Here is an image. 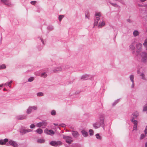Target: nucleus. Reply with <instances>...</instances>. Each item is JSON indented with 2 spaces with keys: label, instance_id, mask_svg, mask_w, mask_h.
I'll use <instances>...</instances> for the list:
<instances>
[{
  "label": "nucleus",
  "instance_id": "052dcab7",
  "mask_svg": "<svg viewBox=\"0 0 147 147\" xmlns=\"http://www.w3.org/2000/svg\"><path fill=\"white\" fill-rule=\"evenodd\" d=\"M85 17L86 18H87L88 19H89V17L87 15H85Z\"/></svg>",
  "mask_w": 147,
  "mask_h": 147
},
{
  "label": "nucleus",
  "instance_id": "7c9ffc66",
  "mask_svg": "<svg viewBox=\"0 0 147 147\" xmlns=\"http://www.w3.org/2000/svg\"><path fill=\"white\" fill-rule=\"evenodd\" d=\"M95 136H96V138L97 139H98V140H101V137L98 134H96Z\"/></svg>",
  "mask_w": 147,
  "mask_h": 147
},
{
  "label": "nucleus",
  "instance_id": "b1692460",
  "mask_svg": "<svg viewBox=\"0 0 147 147\" xmlns=\"http://www.w3.org/2000/svg\"><path fill=\"white\" fill-rule=\"evenodd\" d=\"M6 68V66L5 64H3L0 65V70L4 69Z\"/></svg>",
  "mask_w": 147,
  "mask_h": 147
},
{
  "label": "nucleus",
  "instance_id": "58836bf2",
  "mask_svg": "<svg viewBox=\"0 0 147 147\" xmlns=\"http://www.w3.org/2000/svg\"><path fill=\"white\" fill-rule=\"evenodd\" d=\"M31 107L32 109V111L34 110H36L37 109V106H33Z\"/></svg>",
  "mask_w": 147,
  "mask_h": 147
},
{
  "label": "nucleus",
  "instance_id": "e433bc0d",
  "mask_svg": "<svg viewBox=\"0 0 147 147\" xmlns=\"http://www.w3.org/2000/svg\"><path fill=\"white\" fill-rule=\"evenodd\" d=\"M89 134L90 136H92L94 134V131L92 129H90L89 130Z\"/></svg>",
  "mask_w": 147,
  "mask_h": 147
},
{
  "label": "nucleus",
  "instance_id": "37998d69",
  "mask_svg": "<svg viewBox=\"0 0 147 147\" xmlns=\"http://www.w3.org/2000/svg\"><path fill=\"white\" fill-rule=\"evenodd\" d=\"M143 111H147V106H145L143 107Z\"/></svg>",
  "mask_w": 147,
  "mask_h": 147
},
{
  "label": "nucleus",
  "instance_id": "4be33fe9",
  "mask_svg": "<svg viewBox=\"0 0 147 147\" xmlns=\"http://www.w3.org/2000/svg\"><path fill=\"white\" fill-rule=\"evenodd\" d=\"M32 111L31 106H29L28 108L27 109L26 112L28 114H30Z\"/></svg>",
  "mask_w": 147,
  "mask_h": 147
},
{
  "label": "nucleus",
  "instance_id": "a211bd4d",
  "mask_svg": "<svg viewBox=\"0 0 147 147\" xmlns=\"http://www.w3.org/2000/svg\"><path fill=\"white\" fill-rule=\"evenodd\" d=\"M81 132L83 136L84 137H86L88 135V132L84 130L81 131Z\"/></svg>",
  "mask_w": 147,
  "mask_h": 147
},
{
  "label": "nucleus",
  "instance_id": "0eeeda50",
  "mask_svg": "<svg viewBox=\"0 0 147 147\" xmlns=\"http://www.w3.org/2000/svg\"><path fill=\"white\" fill-rule=\"evenodd\" d=\"M92 77V76L88 74H85L82 75L81 78V79L83 80H87L90 79Z\"/></svg>",
  "mask_w": 147,
  "mask_h": 147
},
{
  "label": "nucleus",
  "instance_id": "09e8293b",
  "mask_svg": "<svg viewBox=\"0 0 147 147\" xmlns=\"http://www.w3.org/2000/svg\"><path fill=\"white\" fill-rule=\"evenodd\" d=\"M0 144L2 145L5 144V143L3 140H0Z\"/></svg>",
  "mask_w": 147,
  "mask_h": 147
},
{
  "label": "nucleus",
  "instance_id": "8fccbe9b",
  "mask_svg": "<svg viewBox=\"0 0 147 147\" xmlns=\"http://www.w3.org/2000/svg\"><path fill=\"white\" fill-rule=\"evenodd\" d=\"M3 141L5 143H5L7 142L8 141V139L7 138H5L3 140Z\"/></svg>",
  "mask_w": 147,
  "mask_h": 147
},
{
  "label": "nucleus",
  "instance_id": "c756f323",
  "mask_svg": "<svg viewBox=\"0 0 147 147\" xmlns=\"http://www.w3.org/2000/svg\"><path fill=\"white\" fill-rule=\"evenodd\" d=\"M146 134H141L140 138V140H141L145 138Z\"/></svg>",
  "mask_w": 147,
  "mask_h": 147
},
{
  "label": "nucleus",
  "instance_id": "4d7b16f0",
  "mask_svg": "<svg viewBox=\"0 0 147 147\" xmlns=\"http://www.w3.org/2000/svg\"><path fill=\"white\" fill-rule=\"evenodd\" d=\"M146 0H140V1L142 2H143L146 1Z\"/></svg>",
  "mask_w": 147,
  "mask_h": 147
},
{
  "label": "nucleus",
  "instance_id": "1a4fd4ad",
  "mask_svg": "<svg viewBox=\"0 0 147 147\" xmlns=\"http://www.w3.org/2000/svg\"><path fill=\"white\" fill-rule=\"evenodd\" d=\"M45 132L48 135H51V134L54 135L55 134V132L52 130H48L46 129L45 130Z\"/></svg>",
  "mask_w": 147,
  "mask_h": 147
},
{
  "label": "nucleus",
  "instance_id": "603ef678",
  "mask_svg": "<svg viewBox=\"0 0 147 147\" xmlns=\"http://www.w3.org/2000/svg\"><path fill=\"white\" fill-rule=\"evenodd\" d=\"M144 133L145 134H147V125L146 126L145 130H144Z\"/></svg>",
  "mask_w": 147,
  "mask_h": 147
},
{
  "label": "nucleus",
  "instance_id": "2eb2a0df",
  "mask_svg": "<svg viewBox=\"0 0 147 147\" xmlns=\"http://www.w3.org/2000/svg\"><path fill=\"white\" fill-rule=\"evenodd\" d=\"M135 118L133 117H131L130 120L133 123L134 125H137L138 121L136 120H134Z\"/></svg>",
  "mask_w": 147,
  "mask_h": 147
},
{
  "label": "nucleus",
  "instance_id": "a878e982",
  "mask_svg": "<svg viewBox=\"0 0 147 147\" xmlns=\"http://www.w3.org/2000/svg\"><path fill=\"white\" fill-rule=\"evenodd\" d=\"M40 76L41 77H42L45 78L47 77V75L46 74V72H44L42 73L41 74Z\"/></svg>",
  "mask_w": 147,
  "mask_h": 147
},
{
  "label": "nucleus",
  "instance_id": "de8ad7c7",
  "mask_svg": "<svg viewBox=\"0 0 147 147\" xmlns=\"http://www.w3.org/2000/svg\"><path fill=\"white\" fill-rule=\"evenodd\" d=\"M48 29L50 30H52L53 29V28L52 26H49L47 27Z\"/></svg>",
  "mask_w": 147,
  "mask_h": 147
},
{
  "label": "nucleus",
  "instance_id": "c85d7f7f",
  "mask_svg": "<svg viewBox=\"0 0 147 147\" xmlns=\"http://www.w3.org/2000/svg\"><path fill=\"white\" fill-rule=\"evenodd\" d=\"M36 95L38 96H42L44 95V93L41 92H40L36 94Z\"/></svg>",
  "mask_w": 147,
  "mask_h": 147
},
{
  "label": "nucleus",
  "instance_id": "3c124183",
  "mask_svg": "<svg viewBox=\"0 0 147 147\" xmlns=\"http://www.w3.org/2000/svg\"><path fill=\"white\" fill-rule=\"evenodd\" d=\"M36 2L35 1H32L30 2V3L34 5L35 4Z\"/></svg>",
  "mask_w": 147,
  "mask_h": 147
},
{
  "label": "nucleus",
  "instance_id": "6e6d98bb",
  "mask_svg": "<svg viewBox=\"0 0 147 147\" xmlns=\"http://www.w3.org/2000/svg\"><path fill=\"white\" fill-rule=\"evenodd\" d=\"M127 21L128 22H131V21L129 19H128L127 20Z\"/></svg>",
  "mask_w": 147,
  "mask_h": 147
},
{
  "label": "nucleus",
  "instance_id": "2f4dec72",
  "mask_svg": "<svg viewBox=\"0 0 147 147\" xmlns=\"http://www.w3.org/2000/svg\"><path fill=\"white\" fill-rule=\"evenodd\" d=\"M64 17V15H60L59 16V21L60 22H61L62 19Z\"/></svg>",
  "mask_w": 147,
  "mask_h": 147
},
{
  "label": "nucleus",
  "instance_id": "6e6552de",
  "mask_svg": "<svg viewBox=\"0 0 147 147\" xmlns=\"http://www.w3.org/2000/svg\"><path fill=\"white\" fill-rule=\"evenodd\" d=\"M100 20V18L99 17H96L94 18V26L93 28H94L95 26H98V21Z\"/></svg>",
  "mask_w": 147,
  "mask_h": 147
},
{
  "label": "nucleus",
  "instance_id": "ddd939ff",
  "mask_svg": "<svg viewBox=\"0 0 147 147\" xmlns=\"http://www.w3.org/2000/svg\"><path fill=\"white\" fill-rule=\"evenodd\" d=\"M0 1L2 3L7 5H10L11 4V2L9 0H0Z\"/></svg>",
  "mask_w": 147,
  "mask_h": 147
},
{
  "label": "nucleus",
  "instance_id": "864d4df0",
  "mask_svg": "<svg viewBox=\"0 0 147 147\" xmlns=\"http://www.w3.org/2000/svg\"><path fill=\"white\" fill-rule=\"evenodd\" d=\"M132 84L131 85V88H134V82H132Z\"/></svg>",
  "mask_w": 147,
  "mask_h": 147
},
{
  "label": "nucleus",
  "instance_id": "f257e3e1",
  "mask_svg": "<svg viewBox=\"0 0 147 147\" xmlns=\"http://www.w3.org/2000/svg\"><path fill=\"white\" fill-rule=\"evenodd\" d=\"M104 119L105 117L103 115L100 116L99 117V122H96L93 124L92 125L94 128L95 129H96L99 128L100 126H101L104 130H105Z\"/></svg>",
  "mask_w": 147,
  "mask_h": 147
},
{
  "label": "nucleus",
  "instance_id": "393cba45",
  "mask_svg": "<svg viewBox=\"0 0 147 147\" xmlns=\"http://www.w3.org/2000/svg\"><path fill=\"white\" fill-rule=\"evenodd\" d=\"M133 34L135 37L136 36L139 34V32L137 30H135L133 32Z\"/></svg>",
  "mask_w": 147,
  "mask_h": 147
},
{
  "label": "nucleus",
  "instance_id": "39448f33",
  "mask_svg": "<svg viewBox=\"0 0 147 147\" xmlns=\"http://www.w3.org/2000/svg\"><path fill=\"white\" fill-rule=\"evenodd\" d=\"M32 131V129H26L24 127H22L20 129V131L21 133H22V134H25L26 133Z\"/></svg>",
  "mask_w": 147,
  "mask_h": 147
},
{
  "label": "nucleus",
  "instance_id": "9d476101",
  "mask_svg": "<svg viewBox=\"0 0 147 147\" xmlns=\"http://www.w3.org/2000/svg\"><path fill=\"white\" fill-rule=\"evenodd\" d=\"M9 144L14 147H17L18 145L16 142L13 140H10L9 141Z\"/></svg>",
  "mask_w": 147,
  "mask_h": 147
},
{
  "label": "nucleus",
  "instance_id": "c03bdc74",
  "mask_svg": "<svg viewBox=\"0 0 147 147\" xmlns=\"http://www.w3.org/2000/svg\"><path fill=\"white\" fill-rule=\"evenodd\" d=\"M143 45L146 48V50H147V41L144 42L143 43Z\"/></svg>",
  "mask_w": 147,
  "mask_h": 147
},
{
  "label": "nucleus",
  "instance_id": "ea45409f",
  "mask_svg": "<svg viewBox=\"0 0 147 147\" xmlns=\"http://www.w3.org/2000/svg\"><path fill=\"white\" fill-rule=\"evenodd\" d=\"M137 130V125H134L133 131H136Z\"/></svg>",
  "mask_w": 147,
  "mask_h": 147
},
{
  "label": "nucleus",
  "instance_id": "6ab92c4d",
  "mask_svg": "<svg viewBox=\"0 0 147 147\" xmlns=\"http://www.w3.org/2000/svg\"><path fill=\"white\" fill-rule=\"evenodd\" d=\"M132 115L133 116V117L135 118V119L136 118L139 116V114L138 111H136L133 113Z\"/></svg>",
  "mask_w": 147,
  "mask_h": 147
},
{
  "label": "nucleus",
  "instance_id": "a19ab883",
  "mask_svg": "<svg viewBox=\"0 0 147 147\" xmlns=\"http://www.w3.org/2000/svg\"><path fill=\"white\" fill-rule=\"evenodd\" d=\"M41 124L42 123L41 122H39L37 123L36 125V126L39 127H41L42 126Z\"/></svg>",
  "mask_w": 147,
  "mask_h": 147
},
{
  "label": "nucleus",
  "instance_id": "f3484780",
  "mask_svg": "<svg viewBox=\"0 0 147 147\" xmlns=\"http://www.w3.org/2000/svg\"><path fill=\"white\" fill-rule=\"evenodd\" d=\"M105 22L104 21H102V22H99L98 25V27L101 28L105 25Z\"/></svg>",
  "mask_w": 147,
  "mask_h": 147
},
{
  "label": "nucleus",
  "instance_id": "0e129e2a",
  "mask_svg": "<svg viewBox=\"0 0 147 147\" xmlns=\"http://www.w3.org/2000/svg\"><path fill=\"white\" fill-rule=\"evenodd\" d=\"M54 125H56L57 124H56V123H54Z\"/></svg>",
  "mask_w": 147,
  "mask_h": 147
},
{
  "label": "nucleus",
  "instance_id": "79ce46f5",
  "mask_svg": "<svg viewBox=\"0 0 147 147\" xmlns=\"http://www.w3.org/2000/svg\"><path fill=\"white\" fill-rule=\"evenodd\" d=\"M38 38L41 40V42H42V43L43 45H45V43L43 41V40L42 38L40 37H39Z\"/></svg>",
  "mask_w": 147,
  "mask_h": 147
},
{
  "label": "nucleus",
  "instance_id": "a18cd8bd",
  "mask_svg": "<svg viewBox=\"0 0 147 147\" xmlns=\"http://www.w3.org/2000/svg\"><path fill=\"white\" fill-rule=\"evenodd\" d=\"M109 3L113 6H114L115 7H118V5H117L116 4V3H112L111 2H109Z\"/></svg>",
  "mask_w": 147,
  "mask_h": 147
},
{
  "label": "nucleus",
  "instance_id": "49530a36",
  "mask_svg": "<svg viewBox=\"0 0 147 147\" xmlns=\"http://www.w3.org/2000/svg\"><path fill=\"white\" fill-rule=\"evenodd\" d=\"M35 125L34 124H31L30 127V128H31V129H32V128H34V127H35Z\"/></svg>",
  "mask_w": 147,
  "mask_h": 147
},
{
  "label": "nucleus",
  "instance_id": "5fc2aeb1",
  "mask_svg": "<svg viewBox=\"0 0 147 147\" xmlns=\"http://www.w3.org/2000/svg\"><path fill=\"white\" fill-rule=\"evenodd\" d=\"M4 84H2L0 85V90L1 89V88L3 86Z\"/></svg>",
  "mask_w": 147,
  "mask_h": 147
},
{
  "label": "nucleus",
  "instance_id": "f03ea898",
  "mask_svg": "<svg viewBox=\"0 0 147 147\" xmlns=\"http://www.w3.org/2000/svg\"><path fill=\"white\" fill-rule=\"evenodd\" d=\"M49 144L52 146L57 147L62 145V142L59 141H52L50 142Z\"/></svg>",
  "mask_w": 147,
  "mask_h": 147
},
{
  "label": "nucleus",
  "instance_id": "5701e85b",
  "mask_svg": "<svg viewBox=\"0 0 147 147\" xmlns=\"http://www.w3.org/2000/svg\"><path fill=\"white\" fill-rule=\"evenodd\" d=\"M12 82V81H11L9 82H8L6 83L5 84H4V85H6L8 86L9 87L11 88V84Z\"/></svg>",
  "mask_w": 147,
  "mask_h": 147
},
{
  "label": "nucleus",
  "instance_id": "20e7f679",
  "mask_svg": "<svg viewBox=\"0 0 147 147\" xmlns=\"http://www.w3.org/2000/svg\"><path fill=\"white\" fill-rule=\"evenodd\" d=\"M147 53L145 52H143L141 53V56L142 57L141 61L143 62L147 61Z\"/></svg>",
  "mask_w": 147,
  "mask_h": 147
},
{
  "label": "nucleus",
  "instance_id": "4c0bfd02",
  "mask_svg": "<svg viewBox=\"0 0 147 147\" xmlns=\"http://www.w3.org/2000/svg\"><path fill=\"white\" fill-rule=\"evenodd\" d=\"M120 100V99H118L115 100L114 102L113 103V105L114 106L116 105Z\"/></svg>",
  "mask_w": 147,
  "mask_h": 147
},
{
  "label": "nucleus",
  "instance_id": "cd10ccee",
  "mask_svg": "<svg viewBox=\"0 0 147 147\" xmlns=\"http://www.w3.org/2000/svg\"><path fill=\"white\" fill-rule=\"evenodd\" d=\"M129 78L130 79V80L132 82H134V75H131L129 76Z\"/></svg>",
  "mask_w": 147,
  "mask_h": 147
},
{
  "label": "nucleus",
  "instance_id": "473e14b6",
  "mask_svg": "<svg viewBox=\"0 0 147 147\" xmlns=\"http://www.w3.org/2000/svg\"><path fill=\"white\" fill-rule=\"evenodd\" d=\"M51 114L52 115H55L56 114V112L55 110H52L51 112Z\"/></svg>",
  "mask_w": 147,
  "mask_h": 147
},
{
  "label": "nucleus",
  "instance_id": "bf43d9fd",
  "mask_svg": "<svg viewBox=\"0 0 147 147\" xmlns=\"http://www.w3.org/2000/svg\"><path fill=\"white\" fill-rule=\"evenodd\" d=\"M145 147H147V142L145 144Z\"/></svg>",
  "mask_w": 147,
  "mask_h": 147
},
{
  "label": "nucleus",
  "instance_id": "412c9836",
  "mask_svg": "<svg viewBox=\"0 0 147 147\" xmlns=\"http://www.w3.org/2000/svg\"><path fill=\"white\" fill-rule=\"evenodd\" d=\"M35 131L39 134H41L43 132V130L40 128L38 129Z\"/></svg>",
  "mask_w": 147,
  "mask_h": 147
},
{
  "label": "nucleus",
  "instance_id": "bb28decb",
  "mask_svg": "<svg viewBox=\"0 0 147 147\" xmlns=\"http://www.w3.org/2000/svg\"><path fill=\"white\" fill-rule=\"evenodd\" d=\"M45 142V140L42 139H39L37 140V142L38 143H44Z\"/></svg>",
  "mask_w": 147,
  "mask_h": 147
},
{
  "label": "nucleus",
  "instance_id": "e2e57ef3",
  "mask_svg": "<svg viewBox=\"0 0 147 147\" xmlns=\"http://www.w3.org/2000/svg\"><path fill=\"white\" fill-rule=\"evenodd\" d=\"M137 72L138 74H139V70H137Z\"/></svg>",
  "mask_w": 147,
  "mask_h": 147
},
{
  "label": "nucleus",
  "instance_id": "13d9d810",
  "mask_svg": "<svg viewBox=\"0 0 147 147\" xmlns=\"http://www.w3.org/2000/svg\"><path fill=\"white\" fill-rule=\"evenodd\" d=\"M115 0L118 1L120 2H121L122 1V0Z\"/></svg>",
  "mask_w": 147,
  "mask_h": 147
},
{
  "label": "nucleus",
  "instance_id": "7ed1b4c3",
  "mask_svg": "<svg viewBox=\"0 0 147 147\" xmlns=\"http://www.w3.org/2000/svg\"><path fill=\"white\" fill-rule=\"evenodd\" d=\"M63 138L65 140L66 142L69 144H71L73 142L72 138L71 137L63 135Z\"/></svg>",
  "mask_w": 147,
  "mask_h": 147
},
{
  "label": "nucleus",
  "instance_id": "f8f14e48",
  "mask_svg": "<svg viewBox=\"0 0 147 147\" xmlns=\"http://www.w3.org/2000/svg\"><path fill=\"white\" fill-rule=\"evenodd\" d=\"M16 118L18 120H23L26 118V116L25 115H22L17 116Z\"/></svg>",
  "mask_w": 147,
  "mask_h": 147
},
{
  "label": "nucleus",
  "instance_id": "f704fd0d",
  "mask_svg": "<svg viewBox=\"0 0 147 147\" xmlns=\"http://www.w3.org/2000/svg\"><path fill=\"white\" fill-rule=\"evenodd\" d=\"M95 16L96 17L98 16L99 17H100L101 16L100 13V12H96L95 14Z\"/></svg>",
  "mask_w": 147,
  "mask_h": 147
},
{
  "label": "nucleus",
  "instance_id": "4468645a",
  "mask_svg": "<svg viewBox=\"0 0 147 147\" xmlns=\"http://www.w3.org/2000/svg\"><path fill=\"white\" fill-rule=\"evenodd\" d=\"M62 68L60 67H57L54 68L53 70L54 72H57L61 71Z\"/></svg>",
  "mask_w": 147,
  "mask_h": 147
},
{
  "label": "nucleus",
  "instance_id": "423d86ee",
  "mask_svg": "<svg viewBox=\"0 0 147 147\" xmlns=\"http://www.w3.org/2000/svg\"><path fill=\"white\" fill-rule=\"evenodd\" d=\"M142 45L140 43H138L136 44V49L137 52H140L142 50Z\"/></svg>",
  "mask_w": 147,
  "mask_h": 147
},
{
  "label": "nucleus",
  "instance_id": "9b49d317",
  "mask_svg": "<svg viewBox=\"0 0 147 147\" xmlns=\"http://www.w3.org/2000/svg\"><path fill=\"white\" fill-rule=\"evenodd\" d=\"M71 134L75 138L78 137L80 135L76 131H72Z\"/></svg>",
  "mask_w": 147,
  "mask_h": 147
},
{
  "label": "nucleus",
  "instance_id": "c9c22d12",
  "mask_svg": "<svg viewBox=\"0 0 147 147\" xmlns=\"http://www.w3.org/2000/svg\"><path fill=\"white\" fill-rule=\"evenodd\" d=\"M34 79V78L32 77H30L28 79V81L29 82H31L33 81Z\"/></svg>",
  "mask_w": 147,
  "mask_h": 147
},
{
  "label": "nucleus",
  "instance_id": "72a5a7b5",
  "mask_svg": "<svg viewBox=\"0 0 147 147\" xmlns=\"http://www.w3.org/2000/svg\"><path fill=\"white\" fill-rule=\"evenodd\" d=\"M140 76L142 77V79L143 80H146L145 76L144 74L142 73L140 75Z\"/></svg>",
  "mask_w": 147,
  "mask_h": 147
},
{
  "label": "nucleus",
  "instance_id": "dca6fc26",
  "mask_svg": "<svg viewBox=\"0 0 147 147\" xmlns=\"http://www.w3.org/2000/svg\"><path fill=\"white\" fill-rule=\"evenodd\" d=\"M135 44L134 42L132 43L129 46V48L131 50H134L135 49Z\"/></svg>",
  "mask_w": 147,
  "mask_h": 147
},
{
  "label": "nucleus",
  "instance_id": "aec40b11",
  "mask_svg": "<svg viewBox=\"0 0 147 147\" xmlns=\"http://www.w3.org/2000/svg\"><path fill=\"white\" fill-rule=\"evenodd\" d=\"M41 123L42 126L43 128H45L47 125V123L45 121H42Z\"/></svg>",
  "mask_w": 147,
  "mask_h": 147
},
{
  "label": "nucleus",
  "instance_id": "680f3d73",
  "mask_svg": "<svg viewBox=\"0 0 147 147\" xmlns=\"http://www.w3.org/2000/svg\"><path fill=\"white\" fill-rule=\"evenodd\" d=\"M3 91H6L7 90L5 88H4L3 89Z\"/></svg>",
  "mask_w": 147,
  "mask_h": 147
}]
</instances>
